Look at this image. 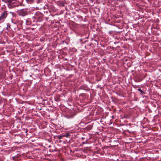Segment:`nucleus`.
I'll return each instance as SVG.
<instances>
[{
  "label": "nucleus",
  "instance_id": "nucleus-1",
  "mask_svg": "<svg viewBox=\"0 0 161 161\" xmlns=\"http://www.w3.org/2000/svg\"><path fill=\"white\" fill-rule=\"evenodd\" d=\"M7 13L6 11H5L1 14L0 17V20H2L4 19L7 16Z\"/></svg>",
  "mask_w": 161,
  "mask_h": 161
},
{
  "label": "nucleus",
  "instance_id": "nucleus-2",
  "mask_svg": "<svg viewBox=\"0 0 161 161\" xmlns=\"http://www.w3.org/2000/svg\"><path fill=\"white\" fill-rule=\"evenodd\" d=\"M26 14V11L25 9H22L20 10L19 14L22 16H24Z\"/></svg>",
  "mask_w": 161,
  "mask_h": 161
},
{
  "label": "nucleus",
  "instance_id": "nucleus-3",
  "mask_svg": "<svg viewBox=\"0 0 161 161\" xmlns=\"http://www.w3.org/2000/svg\"><path fill=\"white\" fill-rule=\"evenodd\" d=\"M8 1L9 4H11L12 3H14V0H8Z\"/></svg>",
  "mask_w": 161,
  "mask_h": 161
},
{
  "label": "nucleus",
  "instance_id": "nucleus-4",
  "mask_svg": "<svg viewBox=\"0 0 161 161\" xmlns=\"http://www.w3.org/2000/svg\"><path fill=\"white\" fill-rule=\"evenodd\" d=\"M138 90L141 92L142 94H143L144 93V92L141 90V89H138Z\"/></svg>",
  "mask_w": 161,
  "mask_h": 161
}]
</instances>
